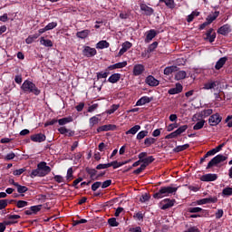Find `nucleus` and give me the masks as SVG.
Instances as JSON below:
<instances>
[{
  "instance_id": "obj_31",
  "label": "nucleus",
  "mask_w": 232,
  "mask_h": 232,
  "mask_svg": "<svg viewBox=\"0 0 232 232\" xmlns=\"http://www.w3.org/2000/svg\"><path fill=\"white\" fill-rule=\"evenodd\" d=\"M140 130V125H135L127 130L126 135H136V133Z\"/></svg>"
},
{
  "instance_id": "obj_28",
  "label": "nucleus",
  "mask_w": 232,
  "mask_h": 232,
  "mask_svg": "<svg viewBox=\"0 0 232 232\" xmlns=\"http://www.w3.org/2000/svg\"><path fill=\"white\" fill-rule=\"evenodd\" d=\"M226 61H227V57H222L220 58L215 65L216 70H220L221 68H223L224 64H226Z\"/></svg>"
},
{
  "instance_id": "obj_2",
  "label": "nucleus",
  "mask_w": 232,
  "mask_h": 232,
  "mask_svg": "<svg viewBox=\"0 0 232 232\" xmlns=\"http://www.w3.org/2000/svg\"><path fill=\"white\" fill-rule=\"evenodd\" d=\"M179 190V187H161L158 192L153 194V198H164V197H171V195H175Z\"/></svg>"
},
{
  "instance_id": "obj_40",
  "label": "nucleus",
  "mask_w": 232,
  "mask_h": 232,
  "mask_svg": "<svg viewBox=\"0 0 232 232\" xmlns=\"http://www.w3.org/2000/svg\"><path fill=\"white\" fill-rule=\"evenodd\" d=\"M204 124H206V121L205 120H201V121H198L193 126V130H202L204 128Z\"/></svg>"
},
{
  "instance_id": "obj_58",
  "label": "nucleus",
  "mask_w": 232,
  "mask_h": 232,
  "mask_svg": "<svg viewBox=\"0 0 232 232\" xmlns=\"http://www.w3.org/2000/svg\"><path fill=\"white\" fill-rule=\"evenodd\" d=\"M202 211V208L200 207H194L188 208V213H200Z\"/></svg>"
},
{
  "instance_id": "obj_46",
  "label": "nucleus",
  "mask_w": 232,
  "mask_h": 232,
  "mask_svg": "<svg viewBox=\"0 0 232 232\" xmlns=\"http://www.w3.org/2000/svg\"><path fill=\"white\" fill-rule=\"evenodd\" d=\"M108 224L111 227H117L119 226V222H117V218H111L108 219Z\"/></svg>"
},
{
  "instance_id": "obj_20",
  "label": "nucleus",
  "mask_w": 232,
  "mask_h": 232,
  "mask_svg": "<svg viewBox=\"0 0 232 232\" xmlns=\"http://www.w3.org/2000/svg\"><path fill=\"white\" fill-rule=\"evenodd\" d=\"M183 90L182 84L177 83L176 87L171 88L169 90V95H177L178 93H180Z\"/></svg>"
},
{
  "instance_id": "obj_34",
  "label": "nucleus",
  "mask_w": 232,
  "mask_h": 232,
  "mask_svg": "<svg viewBox=\"0 0 232 232\" xmlns=\"http://www.w3.org/2000/svg\"><path fill=\"white\" fill-rule=\"evenodd\" d=\"M40 43L47 48H52V46H53V43H52V40L44 39L43 37L41 38Z\"/></svg>"
},
{
  "instance_id": "obj_44",
  "label": "nucleus",
  "mask_w": 232,
  "mask_h": 232,
  "mask_svg": "<svg viewBox=\"0 0 232 232\" xmlns=\"http://www.w3.org/2000/svg\"><path fill=\"white\" fill-rule=\"evenodd\" d=\"M120 108L119 104H113L111 106V108L107 111L108 115H111L112 113H115Z\"/></svg>"
},
{
  "instance_id": "obj_41",
  "label": "nucleus",
  "mask_w": 232,
  "mask_h": 232,
  "mask_svg": "<svg viewBox=\"0 0 232 232\" xmlns=\"http://www.w3.org/2000/svg\"><path fill=\"white\" fill-rule=\"evenodd\" d=\"M39 37L38 34H34L33 35H29L26 39H25V43L26 44H32V43H34V41H35V39H37Z\"/></svg>"
},
{
  "instance_id": "obj_39",
  "label": "nucleus",
  "mask_w": 232,
  "mask_h": 232,
  "mask_svg": "<svg viewBox=\"0 0 232 232\" xmlns=\"http://www.w3.org/2000/svg\"><path fill=\"white\" fill-rule=\"evenodd\" d=\"M198 15H200L199 12L193 11L190 14L188 15L187 22L191 23L195 17H198Z\"/></svg>"
},
{
  "instance_id": "obj_18",
  "label": "nucleus",
  "mask_w": 232,
  "mask_h": 232,
  "mask_svg": "<svg viewBox=\"0 0 232 232\" xmlns=\"http://www.w3.org/2000/svg\"><path fill=\"white\" fill-rule=\"evenodd\" d=\"M42 208H43V205L32 206L30 208V209L24 211V214L25 215H37V213H39V210Z\"/></svg>"
},
{
  "instance_id": "obj_50",
  "label": "nucleus",
  "mask_w": 232,
  "mask_h": 232,
  "mask_svg": "<svg viewBox=\"0 0 232 232\" xmlns=\"http://www.w3.org/2000/svg\"><path fill=\"white\" fill-rule=\"evenodd\" d=\"M16 189L18 193H26L28 188L26 186H22L20 184L16 185Z\"/></svg>"
},
{
  "instance_id": "obj_59",
  "label": "nucleus",
  "mask_w": 232,
  "mask_h": 232,
  "mask_svg": "<svg viewBox=\"0 0 232 232\" xmlns=\"http://www.w3.org/2000/svg\"><path fill=\"white\" fill-rule=\"evenodd\" d=\"M111 186V179H107L102 183V188L106 189V188H110Z\"/></svg>"
},
{
  "instance_id": "obj_37",
  "label": "nucleus",
  "mask_w": 232,
  "mask_h": 232,
  "mask_svg": "<svg viewBox=\"0 0 232 232\" xmlns=\"http://www.w3.org/2000/svg\"><path fill=\"white\" fill-rule=\"evenodd\" d=\"M155 142H157V139L155 138L150 137L144 140V144L147 148H150V146H151V144H155Z\"/></svg>"
},
{
  "instance_id": "obj_1",
  "label": "nucleus",
  "mask_w": 232,
  "mask_h": 232,
  "mask_svg": "<svg viewBox=\"0 0 232 232\" xmlns=\"http://www.w3.org/2000/svg\"><path fill=\"white\" fill-rule=\"evenodd\" d=\"M52 171V169L50 166L46 165V162L42 161L38 163L37 168L35 169H33L30 177L31 179H35V177H46L48 173Z\"/></svg>"
},
{
  "instance_id": "obj_61",
  "label": "nucleus",
  "mask_w": 232,
  "mask_h": 232,
  "mask_svg": "<svg viewBox=\"0 0 232 232\" xmlns=\"http://www.w3.org/2000/svg\"><path fill=\"white\" fill-rule=\"evenodd\" d=\"M148 200H150V195H148V193L143 194L140 198V202H148Z\"/></svg>"
},
{
  "instance_id": "obj_33",
  "label": "nucleus",
  "mask_w": 232,
  "mask_h": 232,
  "mask_svg": "<svg viewBox=\"0 0 232 232\" xmlns=\"http://www.w3.org/2000/svg\"><path fill=\"white\" fill-rule=\"evenodd\" d=\"M189 148V144H184L177 146L173 149L174 153H180V151H184L185 150H188Z\"/></svg>"
},
{
  "instance_id": "obj_3",
  "label": "nucleus",
  "mask_w": 232,
  "mask_h": 232,
  "mask_svg": "<svg viewBox=\"0 0 232 232\" xmlns=\"http://www.w3.org/2000/svg\"><path fill=\"white\" fill-rule=\"evenodd\" d=\"M21 90L24 93H33V95H41V90L37 88L35 83L30 80H25L21 85Z\"/></svg>"
},
{
  "instance_id": "obj_64",
  "label": "nucleus",
  "mask_w": 232,
  "mask_h": 232,
  "mask_svg": "<svg viewBox=\"0 0 232 232\" xmlns=\"http://www.w3.org/2000/svg\"><path fill=\"white\" fill-rule=\"evenodd\" d=\"M177 137H179V134L177 133V130H175L165 136V139H177Z\"/></svg>"
},
{
  "instance_id": "obj_47",
  "label": "nucleus",
  "mask_w": 232,
  "mask_h": 232,
  "mask_svg": "<svg viewBox=\"0 0 232 232\" xmlns=\"http://www.w3.org/2000/svg\"><path fill=\"white\" fill-rule=\"evenodd\" d=\"M144 137H148V130H141V131H140L137 134L136 139L138 140H142V139H144Z\"/></svg>"
},
{
  "instance_id": "obj_21",
  "label": "nucleus",
  "mask_w": 232,
  "mask_h": 232,
  "mask_svg": "<svg viewBox=\"0 0 232 232\" xmlns=\"http://www.w3.org/2000/svg\"><path fill=\"white\" fill-rule=\"evenodd\" d=\"M121 73L119 72L113 73L108 78V82H111V84H115L119 82V81H121Z\"/></svg>"
},
{
  "instance_id": "obj_32",
  "label": "nucleus",
  "mask_w": 232,
  "mask_h": 232,
  "mask_svg": "<svg viewBox=\"0 0 232 232\" xmlns=\"http://www.w3.org/2000/svg\"><path fill=\"white\" fill-rule=\"evenodd\" d=\"M188 73L185 71H179L175 74L176 81H182V79H186Z\"/></svg>"
},
{
  "instance_id": "obj_7",
  "label": "nucleus",
  "mask_w": 232,
  "mask_h": 232,
  "mask_svg": "<svg viewBox=\"0 0 232 232\" xmlns=\"http://www.w3.org/2000/svg\"><path fill=\"white\" fill-rule=\"evenodd\" d=\"M222 122V117L218 113L213 114L208 119L209 126H218Z\"/></svg>"
},
{
  "instance_id": "obj_12",
  "label": "nucleus",
  "mask_w": 232,
  "mask_h": 232,
  "mask_svg": "<svg viewBox=\"0 0 232 232\" xmlns=\"http://www.w3.org/2000/svg\"><path fill=\"white\" fill-rule=\"evenodd\" d=\"M218 200V198H217L215 197L214 198L213 197L205 198L198 200V205L202 206L204 204H215V202H217Z\"/></svg>"
},
{
  "instance_id": "obj_60",
  "label": "nucleus",
  "mask_w": 232,
  "mask_h": 232,
  "mask_svg": "<svg viewBox=\"0 0 232 232\" xmlns=\"http://www.w3.org/2000/svg\"><path fill=\"white\" fill-rule=\"evenodd\" d=\"M53 179L58 184H63V182H64V178L61 175H56L53 177Z\"/></svg>"
},
{
  "instance_id": "obj_26",
  "label": "nucleus",
  "mask_w": 232,
  "mask_h": 232,
  "mask_svg": "<svg viewBox=\"0 0 232 232\" xmlns=\"http://www.w3.org/2000/svg\"><path fill=\"white\" fill-rule=\"evenodd\" d=\"M69 122H73V118L72 116L58 120V123L60 126H64V124H68Z\"/></svg>"
},
{
  "instance_id": "obj_4",
  "label": "nucleus",
  "mask_w": 232,
  "mask_h": 232,
  "mask_svg": "<svg viewBox=\"0 0 232 232\" xmlns=\"http://www.w3.org/2000/svg\"><path fill=\"white\" fill-rule=\"evenodd\" d=\"M225 160H227V156L218 154L208 163L207 169H211L213 166H217V164H220V162H224Z\"/></svg>"
},
{
  "instance_id": "obj_54",
  "label": "nucleus",
  "mask_w": 232,
  "mask_h": 232,
  "mask_svg": "<svg viewBox=\"0 0 232 232\" xmlns=\"http://www.w3.org/2000/svg\"><path fill=\"white\" fill-rule=\"evenodd\" d=\"M47 32L50 30H53V28H57V22H52L49 23L46 26H45Z\"/></svg>"
},
{
  "instance_id": "obj_5",
  "label": "nucleus",
  "mask_w": 232,
  "mask_h": 232,
  "mask_svg": "<svg viewBox=\"0 0 232 232\" xmlns=\"http://www.w3.org/2000/svg\"><path fill=\"white\" fill-rule=\"evenodd\" d=\"M218 86H220L219 81L208 80L203 85V90H218Z\"/></svg>"
},
{
  "instance_id": "obj_52",
  "label": "nucleus",
  "mask_w": 232,
  "mask_h": 232,
  "mask_svg": "<svg viewBox=\"0 0 232 232\" xmlns=\"http://www.w3.org/2000/svg\"><path fill=\"white\" fill-rule=\"evenodd\" d=\"M133 218L139 220L140 222H142L144 220V214L142 212L135 213Z\"/></svg>"
},
{
  "instance_id": "obj_48",
  "label": "nucleus",
  "mask_w": 232,
  "mask_h": 232,
  "mask_svg": "<svg viewBox=\"0 0 232 232\" xmlns=\"http://www.w3.org/2000/svg\"><path fill=\"white\" fill-rule=\"evenodd\" d=\"M186 130H188V125H182L176 130V133H178V136H180Z\"/></svg>"
},
{
  "instance_id": "obj_30",
  "label": "nucleus",
  "mask_w": 232,
  "mask_h": 232,
  "mask_svg": "<svg viewBox=\"0 0 232 232\" xmlns=\"http://www.w3.org/2000/svg\"><path fill=\"white\" fill-rule=\"evenodd\" d=\"M212 114H213V109H207L199 112V117H201V119H206V117H209V115H212Z\"/></svg>"
},
{
  "instance_id": "obj_55",
  "label": "nucleus",
  "mask_w": 232,
  "mask_h": 232,
  "mask_svg": "<svg viewBox=\"0 0 232 232\" xmlns=\"http://www.w3.org/2000/svg\"><path fill=\"white\" fill-rule=\"evenodd\" d=\"M113 168V169H117V168H121V166H122V164H121V162H118L117 160L112 161L111 163H109V168Z\"/></svg>"
},
{
  "instance_id": "obj_45",
  "label": "nucleus",
  "mask_w": 232,
  "mask_h": 232,
  "mask_svg": "<svg viewBox=\"0 0 232 232\" xmlns=\"http://www.w3.org/2000/svg\"><path fill=\"white\" fill-rule=\"evenodd\" d=\"M88 175H90L92 180H95V175H97V169H86Z\"/></svg>"
},
{
  "instance_id": "obj_56",
  "label": "nucleus",
  "mask_w": 232,
  "mask_h": 232,
  "mask_svg": "<svg viewBox=\"0 0 232 232\" xmlns=\"http://www.w3.org/2000/svg\"><path fill=\"white\" fill-rule=\"evenodd\" d=\"M26 206H28V201H24V200H18L16 203V207L21 208H26Z\"/></svg>"
},
{
  "instance_id": "obj_42",
  "label": "nucleus",
  "mask_w": 232,
  "mask_h": 232,
  "mask_svg": "<svg viewBox=\"0 0 232 232\" xmlns=\"http://www.w3.org/2000/svg\"><path fill=\"white\" fill-rule=\"evenodd\" d=\"M222 195L224 197H231L232 195V187H227L222 190Z\"/></svg>"
},
{
  "instance_id": "obj_23",
  "label": "nucleus",
  "mask_w": 232,
  "mask_h": 232,
  "mask_svg": "<svg viewBox=\"0 0 232 232\" xmlns=\"http://www.w3.org/2000/svg\"><path fill=\"white\" fill-rule=\"evenodd\" d=\"M156 36H157V31L151 29L147 33L145 42L150 43V41H153V39H155Z\"/></svg>"
},
{
  "instance_id": "obj_15",
  "label": "nucleus",
  "mask_w": 232,
  "mask_h": 232,
  "mask_svg": "<svg viewBox=\"0 0 232 232\" xmlns=\"http://www.w3.org/2000/svg\"><path fill=\"white\" fill-rule=\"evenodd\" d=\"M126 66H128V62L124 61L108 66L107 70H119L121 68H126Z\"/></svg>"
},
{
  "instance_id": "obj_29",
  "label": "nucleus",
  "mask_w": 232,
  "mask_h": 232,
  "mask_svg": "<svg viewBox=\"0 0 232 232\" xmlns=\"http://www.w3.org/2000/svg\"><path fill=\"white\" fill-rule=\"evenodd\" d=\"M160 3H164L167 8L173 10L175 8V0H160Z\"/></svg>"
},
{
  "instance_id": "obj_16",
  "label": "nucleus",
  "mask_w": 232,
  "mask_h": 232,
  "mask_svg": "<svg viewBox=\"0 0 232 232\" xmlns=\"http://www.w3.org/2000/svg\"><path fill=\"white\" fill-rule=\"evenodd\" d=\"M131 46H133V44L130 42H124L121 45V49L120 50L118 55H124V53H126V52H128L130 50V48H131Z\"/></svg>"
},
{
  "instance_id": "obj_36",
  "label": "nucleus",
  "mask_w": 232,
  "mask_h": 232,
  "mask_svg": "<svg viewBox=\"0 0 232 232\" xmlns=\"http://www.w3.org/2000/svg\"><path fill=\"white\" fill-rule=\"evenodd\" d=\"M99 121H101L97 116H93L89 120L90 128H93V126L99 124Z\"/></svg>"
},
{
  "instance_id": "obj_38",
  "label": "nucleus",
  "mask_w": 232,
  "mask_h": 232,
  "mask_svg": "<svg viewBox=\"0 0 232 232\" xmlns=\"http://www.w3.org/2000/svg\"><path fill=\"white\" fill-rule=\"evenodd\" d=\"M155 160V158H153V156H149L143 160H141V162L143 163V165L145 167L150 166V164H151V162H153Z\"/></svg>"
},
{
  "instance_id": "obj_8",
  "label": "nucleus",
  "mask_w": 232,
  "mask_h": 232,
  "mask_svg": "<svg viewBox=\"0 0 232 232\" xmlns=\"http://www.w3.org/2000/svg\"><path fill=\"white\" fill-rule=\"evenodd\" d=\"M160 209H169L175 206V199L165 198L160 201Z\"/></svg>"
},
{
  "instance_id": "obj_27",
  "label": "nucleus",
  "mask_w": 232,
  "mask_h": 232,
  "mask_svg": "<svg viewBox=\"0 0 232 232\" xmlns=\"http://www.w3.org/2000/svg\"><path fill=\"white\" fill-rule=\"evenodd\" d=\"M218 15H220V12L216 11L214 12L213 14H209L206 21L208 23V24H211V23H213V21H215L217 19V17H218Z\"/></svg>"
},
{
  "instance_id": "obj_22",
  "label": "nucleus",
  "mask_w": 232,
  "mask_h": 232,
  "mask_svg": "<svg viewBox=\"0 0 232 232\" xmlns=\"http://www.w3.org/2000/svg\"><path fill=\"white\" fill-rule=\"evenodd\" d=\"M113 130H115V125L109 124L99 127L96 130V132L101 133V131H113Z\"/></svg>"
},
{
  "instance_id": "obj_51",
  "label": "nucleus",
  "mask_w": 232,
  "mask_h": 232,
  "mask_svg": "<svg viewBox=\"0 0 232 232\" xmlns=\"http://www.w3.org/2000/svg\"><path fill=\"white\" fill-rule=\"evenodd\" d=\"M102 186V182L96 181L92 185L91 189L92 191H97L99 188H101Z\"/></svg>"
},
{
  "instance_id": "obj_11",
  "label": "nucleus",
  "mask_w": 232,
  "mask_h": 232,
  "mask_svg": "<svg viewBox=\"0 0 232 232\" xmlns=\"http://www.w3.org/2000/svg\"><path fill=\"white\" fill-rule=\"evenodd\" d=\"M218 34L220 35H227L228 34H231V25L227 24H224L218 29Z\"/></svg>"
},
{
  "instance_id": "obj_53",
  "label": "nucleus",
  "mask_w": 232,
  "mask_h": 232,
  "mask_svg": "<svg viewBox=\"0 0 232 232\" xmlns=\"http://www.w3.org/2000/svg\"><path fill=\"white\" fill-rule=\"evenodd\" d=\"M144 169H146V165L141 164L140 168H138L137 169H135L133 171L134 175H140V173H142V171H144Z\"/></svg>"
},
{
  "instance_id": "obj_13",
  "label": "nucleus",
  "mask_w": 232,
  "mask_h": 232,
  "mask_svg": "<svg viewBox=\"0 0 232 232\" xmlns=\"http://www.w3.org/2000/svg\"><path fill=\"white\" fill-rule=\"evenodd\" d=\"M145 82L146 84H148L149 86H159V84H160V82H159V80L155 79V77H153V75H149L146 79H145Z\"/></svg>"
},
{
  "instance_id": "obj_14",
  "label": "nucleus",
  "mask_w": 232,
  "mask_h": 232,
  "mask_svg": "<svg viewBox=\"0 0 232 232\" xmlns=\"http://www.w3.org/2000/svg\"><path fill=\"white\" fill-rule=\"evenodd\" d=\"M31 140L33 142H44L46 140V135L43 133H37L31 136Z\"/></svg>"
},
{
  "instance_id": "obj_49",
  "label": "nucleus",
  "mask_w": 232,
  "mask_h": 232,
  "mask_svg": "<svg viewBox=\"0 0 232 232\" xmlns=\"http://www.w3.org/2000/svg\"><path fill=\"white\" fill-rule=\"evenodd\" d=\"M157 46H159L158 42H154L151 44H150L148 47V53H151V52H155V50L157 49Z\"/></svg>"
},
{
  "instance_id": "obj_6",
  "label": "nucleus",
  "mask_w": 232,
  "mask_h": 232,
  "mask_svg": "<svg viewBox=\"0 0 232 232\" xmlns=\"http://www.w3.org/2000/svg\"><path fill=\"white\" fill-rule=\"evenodd\" d=\"M82 55L84 57H95L97 55V49L92 48L90 46H84L82 50Z\"/></svg>"
},
{
  "instance_id": "obj_24",
  "label": "nucleus",
  "mask_w": 232,
  "mask_h": 232,
  "mask_svg": "<svg viewBox=\"0 0 232 232\" xmlns=\"http://www.w3.org/2000/svg\"><path fill=\"white\" fill-rule=\"evenodd\" d=\"M96 48L98 50H104V48H110V43L106 40H102L98 44H96Z\"/></svg>"
},
{
  "instance_id": "obj_57",
  "label": "nucleus",
  "mask_w": 232,
  "mask_h": 232,
  "mask_svg": "<svg viewBox=\"0 0 232 232\" xmlns=\"http://www.w3.org/2000/svg\"><path fill=\"white\" fill-rule=\"evenodd\" d=\"M205 39L210 43H215V39H217V34L213 33L212 34L206 36Z\"/></svg>"
},
{
  "instance_id": "obj_10",
  "label": "nucleus",
  "mask_w": 232,
  "mask_h": 232,
  "mask_svg": "<svg viewBox=\"0 0 232 232\" xmlns=\"http://www.w3.org/2000/svg\"><path fill=\"white\" fill-rule=\"evenodd\" d=\"M144 65L138 63L134 65L132 73L135 75V77H139V75H142V73H144Z\"/></svg>"
},
{
  "instance_id": "obj_63",
  "label": "nucleus",
  "mask_w": 232,
  "mask_h": 232,
  "mask_svg": "<svg viewBox=\"0 0 232 232\" xmlns=\"http://www.w3.org/2000/svg\"><path fill=\"white\" fill-rule=\"evenodd\" d=\"M108 168H110L109 163H105V164L101 163L96 166V169H108Z\"/></svg>"
},
{
  "instance_id": "obj_43",
  "label": "nucleus",
  "mask_w": 232,
  "mask_h": 232,
  "mask_svg": "<svg viewBox=\"0 0 232 232\" xmlns=\"http://www.w3.org/2000/svg\"><path fill=\"white\" fill-rule=\"evenodd\" d=\"M66 180L67 182H70V180H73V169L69 168L67 170V175H66Z\"/></svg>"
},
{
  "instance_id": "obj_62",
  "label": "nucleus",
  "mask_w": 232,
  "mask_h": 232,
  "mask_svg": "<svg viewBox=\"0 0 232 232\" xmlns=\"http://www.w3.org/2000/svg\"><path fill=\"white\" fill-rule=\"evenodd\" d=\"M8 206V199H0V209H5Z\"/></svg>"
},
{
  "instance_id": "obj_19",
  "label": "nucleus",
  "mask_w": 232,
  "mask_h": 232,
  "mask_svg": "<svg viewBox=\"0 0 232 232\" xmlns=\"http://www.w3.org/2000/svg\"><path fill=\"white\" fill-rule=\"evenodd\" d=\"M140 8L141 12H144L145 15H153V8L148 6L146 4H141Z\"/></svg>"
},
{
  "instance_id": "obj_25",
  "label": "nucleus",
  "mask_w": 232,
  "mask_h": 232,
  "mask_svg": "<svg viewBox=\"0 0 232 232\" xmlns=\"http://www.w3.org/2000/svg\"><path fill=\"white\" fill-rule=\"evenodd\" d=\"M88 35H90V30H88V29H85V30L76 33V36L79 39H86V37H88Z\"/></svg>"
},
{
  "instance_id": "obj_17",
  "label": "nucleus",
  "mask_w": 232,
  "mask_h": 232,
  "mask_svg": "<svg viewBox=\"0 0 232 232\" xmlns=\"http://www.w3.org/2000/svg\"><path fill=\"white\" fill-rule=\"evenodd\" d=\"M153 101L152 97L143 96L140 100L137 101L136 106H144V104H150Z\"/></svg>"
},
{
  "instance_id": "obj_35",
  "label": "nucleus",
  "mask_w": 232,
  "mask_h": 232,
  "mask_svg": "<svg viewBox=\"0 0 232 232\" xmlns=\"http://www.w3.org/2000/svg\"><path fill=\"white\" fill-rule=\"evenodd\" d=\"M178 67L177 66H169V67H166L164 69V74L165 75H171V73H173V72H177Z\"/></svg>"
},
{
  "instance_id": "obj_9",
  "label": "nucleus",
  "mask_w": 232,
  "mask_h": 232,
  "mask_svg": "<svg viewBox=\"0 0 232 232\" xmlns=\"http://www.w3.org/2000/svg\"><path fill=\"white\" fill-rule=\"evenodd\" d=\"M218 179V176L217 174H205L201 176L200 180L201 182H215Z\"/></svg>"
}]
</instances>
